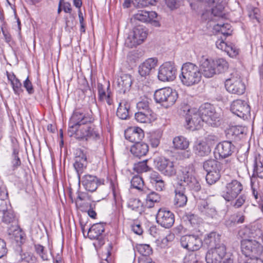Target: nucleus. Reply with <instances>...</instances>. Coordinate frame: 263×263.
<instances>
[{
	"mask_svg": "<svg viewBox=\"0 0 263 263\" xmlns=\"http://www.w3.org/2000/svg\"><path fill=\"white\" fill-rule=\"evenodd\" d=\"M176 71L177 69L173 63H164L159 68L158 79L162 82L173 81L176 78Z\"/></svg>",
	"mask_w": 263,
	"mask_h": 263,
	"instance_id": "9b49d317",
	"label": "nucleus"
},
{
	"mask_svg": "<svg viewBox=\"0 0 263 263\" xmlns=\"http://www.w3.org/2000/svg\"><path fill=\"white\" fill-rule=\"evenodd\" d=\"M224 224L228 228H231L236 225L235 216L234 215H231L228 219L226 220Z\"/></svg>",
	"mask_w": 263,
	"mask_h": 263,
	"instance_id": "774afa93",
	"label": "nucleus"
},
{
	"mask_svg": "<svg viewBox=\"0 0 263 263\" xmlns=\"http://www.w3.org/2000/svg\"><path fill=\"white\" fill-rule=\"evenodd\" d=\"M149 179L150 182L153 185L162 180V177L156 172L151 173Z\"/></svg>",
	"mask_w": 263,
	"mask_h": 263,
	"instance_id": "338daca9",
	"label": "nucleus"
},
{
	"mask_svg": "<svg viewBox=\"0 0 263 263\" xmlns=\"http://www.w3.org/2000/svg\"><path fill=\"white\" fill-rule=\"evenodd\" d=\"M157 14L154 11H147L146 10H138L134 15L135 20L143 23H151L155 27H159L160 24L158 21L155 20Z\"/></svg>",
	"mask_w": 263,
	"mask_h": 263,
	"instance_id": "412c9836",
	"label": "nucleus"
},
{
	"mask_svg": "<svg viewBox=\"0 0 263 263\" xmlns=\"http://www.w3.org/2000/svg\"><path fill=\"white\" fill-rule=\"evenodd\" d=\"M23 86L26 89L28 93L30 95L33 94L34 92L32 83L27 77L23 83Z\"/></svg>",
	"mask_w": 263,
	"mask_h": 263,
	"instance_id": "052dcab7",
	"label": "nucleus"
},
{
	"mask_svg": "<svg viewBox=\"0 0 263 263\" xmlns=\"http://www.w3.org/2000/svg\"><path fill=\"white\" fill-rule=\"evenodd\" d=\"M137 107L139 111L146 112L147 111H152L149 106V101L147 99L143 100L137 104Z\"/></svg>",
	"mask_w": 263,
	"mask_h": 263,
	"instance_id": "603ef678",
	"label": "nucleus"
},
{
	"mask_svg": "<svg viewBox=\"0 0 263 263\" xmlns=\"http://www.w3.org/2000/svg\"><path fill=\"white\" fill-rule=\"evenodd\" d=\"M253 167V169H255L260 167H263V164L262 163V157L259 154H256L254 156Z\"/></svg>",
	"mask_w": 263,
	"mask_h": 263,
	"instance_id": "0e129e2a",
	"label": "nucleus"
},
{
	"mask_svg": "<svg viewBox=\"0 0 263 263\" xmlns=\"http://www.w3.org/2000/svg\"><path fill=\"white\" fill-rule=\"evenodd\" d=\"M93 120L89 115L74 111L69 122L68 135L83 141L99 139L100 135L92 124Z\"/></svg>",
	"mask_w": 263,
	"mask_h": 263,
	"instance_id": "f257e3e1",
	"label": "nucleus"
},
{
	"mask_svg": "<svg viewBox=\"0 0 263 263\" xmlns=\"http://www.w3.org/2000/svg\"><path fill=\"white\" fill-rule=\"evenodd\" d=\"M214 28L215 30L221 32L224 35H230L232 33L231 26L228 23L223 24H217L214 27Z\"/></svg>",
	"mask_w": 263,
	"mask_h": 263,
	"instance_id": "a19ab883",
	"label": "nucleus"
},
{
	"mask_svg": "<svg viewBox=\"0 0 263 263\" xmlns=\"http://www.w3.org/2000/svg\"><path fill=\"white\" fill-rule=\"evenodd\" d=\"M18 152L19 151L17 148L14 147L13 148V153L12 154V159L11 161V163L12 164V166L13 170H15V169L17 168L18 166H20L21 165V161L18 156Z\"/></svg>",
	"mask_w": 263,
	"mask_h": 263,
	"instance_id": "c03bdc74",
	"label": "nucleus"
},
{
	"mask_svg": "<svg viewBox=\"0 0 263 263\" xmlns=\"http://www.w3.org/2000/svg\"><path fill=\"white\" fill-rule=\"evenodd\" d=\"M130 108L129 104L125 101H123L119 104L117 110V116L122 120H126L129 117V109Z\"/></svg>",
	"mask_w": 263,
	"mask_h": 263,
	"instance_id": "2f4dec72",
	"label": "nucleus"
},
{
	"mask_svg": "<svg viewBox=\"0 0 263 263\" xmlns=\"http://www.w3.org/2000/svg\"><path fill=\"white\" fill-rule=\"evenodd\" d=\"M156 219L159 224L166 229L171 228L175 222L174 213L165 208H160L158 210Z\"/></svg>",
	"mask_w": 263,
	"mask_h": 263,
	"instance_id": "2eb2a0df",
	"label": "nucleus"
},
{
	"mask_svg": "<svg viewBox=\"0 0 263 263\" xmlns=\"http://www.w3.org/2000/svg\"><path fill=\"white\" fill-rule=\"evenodd\" d=\"M87 165V157L84 151L81 148L76 149L73 166L77 171L79 179Z\"/></svg>",
	"mask_w": 263,
	"mask_h": 263,
	"instance_id": "6ab92c4d",
	"label": "nucleus"
},
{
	"mask_svg": "<svg viewBox=\"0 0 263 263\" xmlns=\"http://www.w3.org/2000/svg\"><path fill=\"white\" fill-rule=\"evenodd\" d=\"M130 152L135 157L140 158L146 155L148 152V146L143 142L134 144L130 148Z\"/></svg>",
	"mask_w": 263,
	"mask_h": 263,
	"instance_id": "c85d7f7f",
	"label": "nucleus"
},
{
	"mask_svg": "<svg viewBox=\"0 0 263 263\" xmlns=\"http://www.w3.org/2000/svg\"><path fill=\"white\" fill-rule=\"evenodd\" d=\"M142 206V203L139 199L130 198L127 203V207L133 211L139 212Z\"/></svg>",
	"mask_w": 263,
	"mask_h": 263,
	"instance_id": "a18cd8bd",
	"label": "nucleus"
},
{
	"mask_svg": "<svg viewBox=\"0 0 263 263\" xmlns=\"http://www.w3.org/2000/svg\"><path fill=\"white\" fill-rule=\"evenodd\" d=\"M34 247L36 253L39 255L43 260H48L49 259L51 253H49L44 246L40 244H35Z\"/></svg>",
	"mask_w": 263,
	"mask_h": 263,
	"instance_id": "e433bc0d",
	"label": "nucleus"
},
{
	"mask_svg": "<svg viewBox=\"0 0 263 263\" xmlns=\"http://www.w3.org/2000/svg\"><path fill=\"white\" fill-rule=\"evenodd\" d=\"M246 200V196L245 194H242L236 199V200L232 203V205L236 208L238 209L240 208L245 202Z\"/></svg>",
	"mask_w": 263,
	"mask_h": 263,
	"instance_id": "13d9d810",
	"label": "nucleus"
},
{
	"mask_svg": "<svg viewBox=\"0 0 263 263\" xmlns=\"http://www.w3.org/2000/svg\"><path fill=\"white\" fill-rule=\"evenodd\" d=\"M226 52L231 57H235L239 53V49L235 46V45L232 43H230L228 44Z\"/></svg>",
	"mask_w": 263,
	"mask_h": 263,
	"instance_id": "6e6d98bb",
	"label": "nucleus"
},
{
	"mask_svg": "<svg viewBox=\"0 0 263 263\" xmlns=\"http://www.w3.org/2000/svg\"><path fill=\"white\" fill-rule=\"evenodd\" d=\"M231 110L240 118L245 119L250 117L251 108L245 101L239 99L234 101L231 105Z\"/></svg>",
	"mask_w": 263,
	"mask_h": 263,
	"instance_id": "4468645a",
	"label": "nucleus"
},
{
	"mask_svg": "<svg viewBox=\"0 0 263 263\" xmlns=\"http://www.w3.org/2000/svg\"><path fill=\"white\" fill-rule=\"evenodd\" d=\"M251 186L252 195L255 199L257 200L258 198V194L257 191L258 189V184L257 180L255 177H251Z\"/></svg>",
	"mask_w": 263,
	"mask_h": 263,
	"instance_id": "5fc2aeb1",
	"label": "nucleus"
},
{
	"mask_svg": "<svg viewBox=\"0 0 263 263\" xmlns=\"http://www.w3.org/2000/svg\"><path fill=\"white\" fill-rule=\"evenodd\" d=\"M147 68L142 63L138 67V72L140 76L146 79L147 76H148L151 74V72L149 71V69Z\"/></svg>",
	"mask_w": 263,
	"mask_h": 263,
	"instance_id": "bf43d9fd",
	"label": "nucleus"
},
{
	"mask_svg": "<svg viewBox=\"0 0 263 263\" xmlns=\"http://www.w3.org/2000/svg\"><path fill=\"white\" fill-rule=\"evenodd\" d=\"M236 151L234 144L229 140L223 141L219 142L216 146L214 151L215 158L217 159H225L231 156Z\"/></svg>",
	"mask_w": 263,
	"mask_h": 263,
	"instance_id": "ddd939ff",
	"label": "nucleus"
},
{
	"mask_svg": "<svg viewBox=\"0 0 263 263\" xmlns=\"http://www.w3.org/2000/svg\"><path fill=\"white\" fill-rule=\"evenodd\" d=\"M243 190L242 183L236 179L228 182L222 192V197L228 202L233 201Z\"/></svg>",
	"mask_w": 263,
	"mask_h": 263,
	"instance_id": "6e6552de",
	"label": "nucleus"
},
{
	"mask_svg": "<svg viewBox=\"0 0 263 263\" xmlns=\"http://www.w3.org/2000/svg\"><path fill=\"white\" fill-rule=\"evenodd\" d=\"M20 257V260L24 263H34L35 261V257L28 252L21 253Z\"/></svg>",
	"mask_w": 263,
	"mask_h": 263,
	"instance_id": "8fccbe9b",
	"label": "nucleus"
},
{
	"mask_svg": "<svg viewBox=\"0 0 263 263\" xmlns=\"http://www.w3.org/2000/svg\"><path fill=\"white\" fill-rule=\"evenodd\" d=\"M105 223L100 222L93 224L88 230L87 235L89 239L97 240V245L101 247L105 243L103 233L105 231Z\"/></svg>",
	"mask_w": 263,
	"mask_h": 263,
	"instance_id": "f3484780",
	"label": "nucleus"
},
{
	"mask_svg": "<svg viewBox=\"0 0 263 263\" xmlns=\"http://www.w3.org/2000/svg\"><path fill=\"white\" fill-rule=\"evenodd\" d=\"M179 78L182 83L186 86L198 84L201 80V72L198 66L191 62L183 64Z\"/></svg>",
	"mask_w": 263,
	"mask_h": 263,
	"instance_id": "7ed1b4c3",
	"label": "nucleus"
},
{
	"mask_svg": "<svg viewBox=\"0 0 263 263\" xmlns=\"http://www.w3.org/2000/svg\"><path fill=\"white\" fill-rule=\"evenodd\" d=\"M174 147L176 149H186L189 146V141L183 136L175 137L173 141Z\"/></svg>",
	"mask_w": 263,
	"mask_h": 263,
	"instance_id": "c9c22d12",
	"label": "nucleus"
},
{
	"mask_svg": "<svg viewBox=\"0 0 263 263\" xmlns=\"http://www.w3.org/2000/svg\"><path fill=\"white\" fill-rule=\"evenodd\" d=\"M131 186L135 189L140 190L142 193L144 192V189L146 187L144 185V181L142 178L139 176H134L130 181Z\"/></svg>",
	"mask_w": 263,
	"mask_h": 263,
	"instance_id": "ea45409f",
	"label": "nucleus"
},
{
	"mask_svg": "<svg viewBox=\"0 0 263 263\" xmlns=\"http://www.w3.org/2000/svg\"><path fill=\"white\" fill-rule=\"evenodd\" d=\"M125 138L135 144L140 142L144 137L143 130L139 127H130L125 130Z\"/></svg>",
	"mask_w": 263,
	"mask_h": 263,
	"instance_id": "5701e85b",
	"label": "nucleus"
},
{
	"mask_svg": "<svg viewBox=\"0 0 263 263\" xmlns=\"http://www.w3.org/2000/svg\"><path fill=\"white\" fill-rule=\"evenodd\" d=\"M135 118L140 123H150L155 119L153 111H147L146 112L138 111L135 114Z\"/></svg>",
	"mask_w": 263,
	"mask_h": 263,
	"instance_id": "473e14b6",
	"label": "nucleus"
},
{
	"mask_svg": "<svg viewBox=\"0 0 263 263\" xmlns=\"http://www.w3.org/2000/svg\"><path fill=\"white\" fill-rule=\"evenodd\" d=\"M186 127L191 130L199 129L204 122L198 109H189L185 116Z\"/></svg>",
	"mask_w": 263,
	"mask_h": 263,
	"instance_id": "f8f14e48",
	"label": "nucleus"
},
{
	"mask_svg": "<svg viewBox=\"0 0 263 263\" xmlns=\"http://www.w3.org/2000/svg\"><path fill=\"white\" fill-rule=\"evenodd\" d=\"M11 84L15 94L19 95L23 91L22 83L18 78L12 81Z\"/></svg>",
	"mask_w": 263,
	"mask_h": 263,
	"instance_id": "864d4df0",
	"label": "nucleus"
},
{
	"mask_svg": "<svg viewBox=\"0 0 263 263\" xmlns=\"http://www.w3.org/2000/svg\"><path fill=\"white\" fill-rule=\"evenodd\" d=\"M158 0H132V4L136 7H143L149 5H154Z\"/></svg>",
	"mask_w": 263,
	"mask_h": 263,
	"instance_id": "09e8293b",
	"label": "nucleus"
},
{
	"mask_svg": "<svg viewBox=\"0 0 263 263\" xmlns=\"http://www.w3.org/2000/svg\"><path fill=\"white\" fill-rule=\"evenodd\" d=\"M247 128L242 126H234L230 127L226 131V135L229 141H238L246 135Z\"/></svg>",
	"mask_w": 263,
	"mask_h": 263,
	"instance_id": "4be33fe9",
	"label": "nucleus"
},
{
	"mask_svg": "<svg viewBox=\"0 0 263 263\" xmlns=\"http://www.w3.org/2000/svg\"><path fill=\"white\" fill-rule=\"evenodd\" d=\"M133 81L128 74H122L117 81L118 90L120 93H125L129 91Z\"/></svg>",
	"mask_w": 263,
	"mask_h": 263,
	"instance_id": "b1692460",
	"label": "nucleus"
},
{
	"mask_svg": "<svg viewBox=\"0 0 263 263\" xmlns=\"http://www.w3.org/2000/svg\"><path fill=\"white\" fill-rule=\"evenodd\" d=\"M157 63L158 60L157 58H152L146 60L143 63L151 72L157 66Z\"/></svg>",
	"mask_w": 263,
	"mask_h": 263,
	"instance_id": "3c124183",
	"label": "nucleus"
},
{
	"mask_svg": "<svg viewBox=\"0 0 263 263\" xmlns=\"http://www.w3.org/2000/svg\"><path fill=\"white\" fill-rule=\"evenodd\" d=\"M184 190L182 184H178V186L175 189L174 204L177 207H182L186 204L187 198L184 194Z\"/></svg>",
	"mask_w": 263,
	"mask_h": 263,
	"instance_id": "cd10ccee",
	"label": "nucleus"
},
{
	"mask_svg": "<svg viewBox=\"0 0 263 263\" xmlns=\"http://www.w3.org/2000/svg\"><path fill=\"white\" fill-rule=\"evenodd\" d=\"M199 68L201 75L203 74L206 78H212L216 74V68L214 66V61L205 59L202 62Z\"/></svg>",
	"mask_w": 263,
	"mask_h": 263,
	"instance_id": "393cba45",
	"label": "nucleus"
},
{
	"mask_svg": "<svg viewBox=\"0 0 263 263\" xmlns=\"http://www.w3.org/2000/svg\"><path fill=\"white\" fill-rule=\"evenodd\" d=\"M203 169L206 172L221 170L220 162L213 159H209L203 163Z\"/></svg>",
	"mask_w": 263,
	"mask_h": 263,
	"instance_id": "72a5a7b5",
	"label": "nucleus"
},
{
	"mask_svg": "<svg viewBox=\"0 0 263 263\" xmlns=\"http://www.w3.org/2000/svg\"><path fill=\"white\" fill-rule=\"evenodd\" d=\"M226 254V247L225 246L210 249L206 254L205 260L207 263H220Z\"/></svg>",
	"mask_w": 263,
	"mask_h": 263,
	"instance_id": "aec40b11",
	"label": "nucleus"
},
{
	"mask_svg": "<svg viewBox=\"0 0 263 263\" xmlns=\"http://www.w3.org/2000/svg\"><path fill=\"white\" fill-rule=\"evenodd\" d=\"M194 151L196 155L199 157H204L210 153L211 149L206 142L199 141L195 143L194 146Z\"/></svg>",
	"mask_w": 263,
	"mask_h": 263,
	"instance_id": "c756f323",
	"label": "nucleus"
},
{
	"mask_svg": "<svg viewBox=\"0 0 263 263\" xmlns=\"http://www.w3.org/2000/svg\"><path fill=\"white\" fill-rule=\"evenodd\" d=\"M8 252V249L6 247V243L4 240L0 238V258L5 256Z\"/></svg>",
	"mask_w": 263,
	"mask_h": 263,
	"instance_id": "e2e57ef3",
	"label": "nucleus"
},
{
	"mask_svg": "<svg viewBox=\"0 0 263 263\" xmlns=\"http://www.w3.org/2000/svg\"><path fill=\"white\" fill-rule=\"evenodd\" d=\"M178 179L183 187L185 186L192 192L197 193L201 189L199 181L195 176V171L192 166L181 167L177 175Z\"/></svg>",
	"mask_w": 263,
	"mask_h": 263,
	"instance_id": "20e7f679",
	"label": "nucleus"
},
{
	"mask_svg": "<svg viewBox=\"0 0 263 263\" xmlns=\"http://www.w3.org/2000/svg\"><path fill=\"white\" fill-rule=\"evenodd\" d=\"M200 212L209 218H214L217 214L215 207L210 201H203L198 206Z\"/></svg>",
	"mask_w": 263,
	"mask_h": 263,
	"instance_id": "a878e982",
	"label": "nucleus"
},
{
	"mask_svg": "<svg viewBox=\"0 0 263 263\" xmlns=\"http://www.w3.org/2000/svg\"><path fill=\"white\" fill-rule=\"evenodd\" d=\"M98 100L100 101H104L107 95V90L106 91L103 85L101 83L98 84Z\"/></svg>",
	"mask_w": 263,
	"mask_h": 263,
	"instance_id": "4d7b16f0",
	"label": "nucleus"
},
{
	"mask_svg": "<svg viewBox=\"0 0 263 263\" xmlns=\"http://www.w3.org/2000/svg\"><path fill=\"white\" fill-rule=\"evenodd\" d=\"M80 89L84 93L86 92L88 90H90V87L88 83L85 78L82 79L79 82Z\"/></svg>",
	"mask_w": 263,
	"mask_h": 263,
	"instance_id": "680f3d73",
	"label": "nucleus"
},
{
	"mask_svg": "<svg viewBox=\"0 0 263 263\" xmlns=\"http://www.w3.org/2000/svg\"><path fill=\"white\" fill-rule=\"evenodd\" d=\"M156 168L164 176L172 177L176 174L175 163L164 157H158L154 160Z\"/></svg>",
	"mask_w": 263,
	"mask_h": 263,
	"instance_id": "9d476101",
	"label": "nucleus"
},
{
	"mask_svg": "<svg viewBox=\"0 0 263 263\" xmlns=\"http://www.w3.org/2000/svg\"><path fill=\"white\" fill-rule=\"evenodd\" d=\"M181 246L190 251L198 250L202 246V239L196 235H186L180 239Z\"/></svg>",
	"mask_w": 263,
	"mask_h": 263,
	"instance_id": "dca6fc26",
	"label": "nucleus"
},
{
	"mask_svg": "<svg viewBox=\"0 0 263 263\" xmlns=\"http://www.w3.org/2000/svg\"><path fill=\"white\" fill-rule=\"evenodd\" d=\"M220 171H216L207 172L206 181L209 184L212 185L215 183L220 178Z\"/></svg>",
	"mask_w": 263,
	"mask_h": 263,
	"instance_id": "58836bf2",
	"label": "nucleus"
},
{
	"mask_svg": "<svg viewBox=\"0 0 263 263\" xmlns=\"http://www.w3.org/2000/svg\"><path fill=\"white\" fill-rule=\"evenodd\" d=\"M143 194L146 195V200L147 202H150L149 206H153V204L155 202H159L160 200V195L158 193L151 191L147 187L144 189Z\"/></svg>",
	"mask_w": 263,
	"mask_h": 263,
	"instance_id": "f704fd0d",
	"label": "nucleus"
},
{
	"mask_svg": "<svg viewBox=\"0 0 263 263\" xmlns=\"http://www.w3.org/2000/svg\"><path fill=\"white\" fill-rule=\"evenodd\" d=\"M178 98V93L170 87L158 89L154 93V99L157 103H160L165 108L174 104Z\"/></svg>",
	"mask_w": 263,
	"mask_h": 263,
	"instance_id": "39448f33",
	"label": "nucleus"
},
{
	"mask_svg": "<svg viewBox=\"0 0 263 263\" xmlns=\"http://www.w3.org/2000/svg\"><path fill=\"white\" fill-rule=\"evenodd\" d=\"M182 218L184 221L189 222L193 226L197 224L198 222V216L191 213H186Z\"/></svg>",
	"mask_w": 263,
	"mask_h": 263,
	"instance_id": "49530a36",
	"label": "nucleus"
},
{
	"mask_svg": "<svg viewBox=\"0 0 263 263\" xmlns=\"http://www.w3.org/2000/svg\"><path fill=\"white\" fill-rule=\"evenodd\" d=\"M220 235L216 232H212L207 234L204 239V243L211 249L219 248L222 246H225L221 242Z\"/></svg>",
	"mask_w": 263,
	"mask_h": 263,
	"instance_id": "bb28decb",
	"label": "nucleus"
},
{
	"mask_svg": "<svg viewBox=\"0 0 263 263\" xmlns=\"http://www.w3.org/2000/svg\"><path fill=\"white\" fill-rule=\"evenodd\" d=\"M248 15L252 20H256L257 22H259V12L258 8L250 6L248 7Z\"/></svg>",
	"mask_w": 263,
	"mask_h": 263,
	"instance_id": "de8ad7c7",
	"label": "nucleus"
},
{
	"mask_svg": "<svg viewBox=\"0 0 263 263\" xmlns=\"http://www.w3.org/2000/svg\"><path fill=\"white\" fill-rule=\"evenodd\" d=\"M8 197V193H3V195H2L0 197V212H4L7 209L6 206L7 203L5 199Z\"/></svg>",
	"mask_w": 263,
	"mask_h": 263,
	"instance_id": "69168bd1",
	"label": "nucleus"
},
{
	"mask_svg": "<svg viewBox=\"0 0 263 263\" xmlns=\"http://www.w3.org/2000/svg\"><path fill=\"white\" fill-rule=\"evenodd\" d=\"M225 87L228 92L238 95L243 94L246 90V85L237 71L231 73L230 77L226 80Z\"/></svg>",
	"mask_w": 263,
	"mask_h": 263,
	"instance_id": "0eeeda50",
	"label": "nucleus"
},
{
	"mask_svg": "<svg viewBox=\"0 0 263 263\" xmlns=\"http://www.w3.org/2000/svg\"><path fill=\"white\" fill-rule=\"evenodd\" d=\"M147 36V29L142 26H138L134 28L133 32L125 41V45L133 48L142 44Z\"/></svg>",
	"mask_w": 263,
	"mask_h": 263,
	"instance_id": "1a4fd4ad",
	"label": "nucleus"
},
{
	"mask_svg": "<svg viewBox=\"0 0 263 263\" xmlns=\"http://www.w3.org/2000/svg\"><path fill=\"white\" fill-rule=\"evenodd\" d=\"M148 160L145 159L142 161L135 163L134 165V170L138 173L146 172L149 170L150 168L147 165Z\"/></svg>",
	"mask_w": 263,
	"mask_h": 263,
	"instance_id": "37998d69",
	"label": "nucleus"
},
{
	"mask_svg": "<svg viewBox=\"0 0 263 263\" xmlns=\"http://www.w3.org/2000/svg\"><path fill=\"white\" fill-rule=\"evenodd\" d=\"M84 189L90 192L96 191L98 186L103 184V180L98 178L97 176L87 174L83 176L81 179H79Z\"/></svg>",
	"mask_w": 263,
	"mask_h": 263,
	"instance_id": "a211bd4d",
	"label": "nucleus"
},
{
	"mask_svg": "<svg viewBox=\"0 0 263 263\" xmlns=\"http://www.w3.org/2000/svg\"><path fill=\"white\" fill-rule=\"evenodd\" d=\"M205 123L211 126L216 127L220 124V118L215 107L209 103L201 105L198 109Z\"/></svg>",
	"mask_w": 263,
	"mask_h": 263,
	"instance_id": "423d86ee",
	"label": "nucleus"
},
{
	"mask_svg": "<svg viewBox=\"0 0 263 263\" xmlns=\"http://www.w3.org/2000/svg\"><path fill=\"white\" fill-rule=\"evenodd\" d=\"M250 230L247 228L239 231V235L243 239L241 241V249L243 254L250 258L258 257L262 252V246L254 239H247Z\"/></svg>",
	"mask_w": 263,
	"mask_h": 263,
	"instance_id": "f03ea898",
	"label": "nucleus"
},
{
	"mask_svg": "<svg viewBox=\"0 0 263 263\" xmlns=\"http://www.w3.org/2000/svg\"><path fill=\"white\" fill-rule=\"evenodd\" d=\"M3 215L2 217V221L6 224H11V226L14 227V232H18L17 228V221L14 212L11 209L6 210L3 212Z\"/></svg>",
	"mask_w": 263,
	"mask_h": 263,
	"instance_id": "7c9ffc66",
	"label": "nucleus"
},
{
	"mask_svg": "<svg viewBox=\"0 0 263 263\" xmlns=\"http://www.w3.org/2000/svg\"><path fill=\"white\" fill-rule=\"evenodd\" d=\"M214 66L216 73H220L225 72L228 69L229 64L226 60L220 58L214 61Z\"/></svg>",
	"mask_w": 263,
	"mask_h": 263,
	"instance_id": "4c0bfd02",
	"label": "nucleus"
},
{
	"mask_svg": "<svg viewBox=\"0 0 263 263\" xmlns=\"http://www.w3.org/2000/svg\"><path fill=\"white\" fill-rule=\"evenodd\" d=\"M138 252L143 256V257H147L153 253L152 248L149 245L140 244L137 246Z\"/></svg>",
	"mask_w": 263,
	"mask_h": 263,
	"instance_id": "79ce46f5",
	"label": "nucleus"
}]
</instances>
